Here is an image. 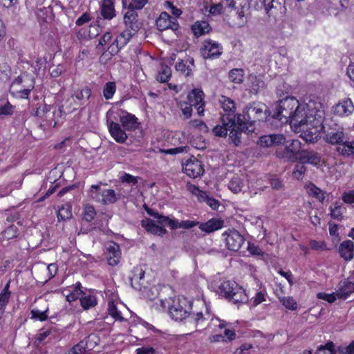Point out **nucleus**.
<instances>
[{"mask_svg":"<svg viewBox=\"0 0 354 354\" xmlns=\"http://www.w3.org/2000/svg\"><path fill=\"white\" fill-rule=\"evenodd\" d=\"M272 117L289 123L291 129L300 133L306 142H314L324 129V112L320 102H299L295 97H287L274 104Z\"/></svg>","mask_w":354,"mask_h":354,"instance_id":"1","label":"nucleus"},{"mask_svg":"<svg viewBox=\"0 0 354 354\" xmlns=\"http://www.w3.org/2000/svg\"><path fill=\"white\" fill-rule=\"evenodd\" d=\"M192 305L193 301L192 302L182 296L160 300V310L168 309L170 317L177 322L189 319Z\"/></svg>","mask_w":354,"mask_h":354,"instance_id":"2","label":"nucleus"},{"mask_svg":"<svg viewBox=\"0 0 354 354\" xmlns=\"http://www.w3.org/2000/svg\"><path fill=\"white\" fill-rule=\"evenodd\" d=\"M212 314L209 305L203 297L193 301L188 322L194 323L196 327H202L212 319H216Z\"/></svg>","mask_w":354,"mask_h":354,"instance_id":"3","label":"nucleus"},{"mask_svg":"<svg viewBox=\"0 0 354 354\" xmlns=\"http://www.w3.org/2000/svg\"><path fill=\"white\" fill-rule=\"evenodd\" d=\"M209 328L212 330V335L209 337L211 343L225 342L236 338L235 331L231 328L230 324L218 318L212 319Z\"/></svg>","mask_w":354,"mask_h":354,"instance_id":"4","label":"nucleus"},{"mask_svg":"<svg viewBox=\"0 0 354 354\" xmlns=\"http://www.w3.org/2000/svg\"><path fill=\"white\" fill-rule=\"evenodd\" d=\"M217 292L234 303H245L249 295L234 281L223 280L217 286Z\"/></svg>","mask_w":354,"mask_h":354,"instance_id":"5","label":"nucleus"},{"mask_svg":"<svg viewBox=\"0 0 354 354\" xmlns=\"http://www.w3.org/2000/svg\"><path fill=\"white\" fill-rule=\"evenodd\" d=\"M34 87L35 81L32 77L26 75H21L12 82L10 92L15 97L27 99Z\"/></svg>","mask_w":354,"mask_h":354,"instance_id":"6","label":"nucleus"},{"mask_svg":"<svg viewBox=\"0 0 354 354\" xmlns=\"http://www.w3.org/2000/svg\"><path fill=\"white\" fill-rule=\"evenodd\" d=\"M248 118L240 114L237 115V123L242 125L245 121L251 119L261 120L267 119V107L266 104L261 102L253 103L246 108Z\"/></svg>","mask_w":354,"mask_h":354,"instance_id":"7","label":"nucleus"},{"mask_svg":"<svg viewBox=\"0 0 354 354\" xmlns=\"http://www.w3.org/2000/svg\"><path fill=\"white\" fill-rule=\"evenodd\" d=\"M90 197L103 204L113 203L117 201L115 192L110 189H102L100 185H93L89 190Z\"/></svg>","mask_w":354,"mask_h":354,"instance_id":"8","label":"nucleus"},{"mask_svg":"<svg viewBox=\"0 0 354 354\" xmlns=\"http://www.w3.org/2000/svg\"><path fill=\"white\" fill-rule=\"evenodd\" d=\"M221 123V125H216L213 129L214 135L220 137L225 136L227 135V131H230V136L233 140L234 143L237 145L240 142V138L237 136V132L234 131L236 121L230 118L226 119L225 117H222Z\"/></svg>","mask_w":354,"mask_h":354,"instance_id":"9","label":"nucleus"},{"mask_svg":"<svg viewBox=\"0 0 354 354\" xmlns=\"http://www.w3.org/2000/svg\"><path fill=\"white\" fill-rule=\"evenodd\" d=\"M283 145H285L284 151L281 154L277 152V156L291 162L298 161L301 151V142L296 139L290 140L286 139V142Z\"/></svg>","mask_w":354,"mask_h":354,"instance_id":"10","label":"nucleus"},{"mask_svg":"<svg viewBox=\"0 0 354 354\" xmlns=\"http://www.w3.org/2000/svg\"><path fill=\"white\" fill-rule=\"evenodd\" d=\"M79 106L80 105L76 102L73 95L66 97L57 111L54 112L53 127H56L59 124V119L64 118L67 114L73 113Z\"/></svg>","mask_w":354,"mask_h":354,"instance_id":"11","label":"nucleus"},{"mask_svg":"<svg viewBox=\"0 0 354 354\" xmlns=\"http://www.w3.org/2000/svg\"><path fill=\"white\" fill-rule=\"evenodd\" d=\"M222 53L223 47L218 41L208 39L203 42L201 53L204 59L218 58Z\"/></svg>","mask_w":354,"mask_h":354,"instance_id":"12","label":"nucleus"},{"mask_svg":"<svg viewBox=\"0 0 354 354\" xmlns=\"http://www.w3.org/2000/svg\"><path fill=\"white\" fill-rule=\"evenodd\" d=\"M223 235L227 248L232 251H238L244 243V238L236 230H229Z\"/></svg>","mask_w":354,"mask_h":354,"instance_id":"13","label":"nucleus"},{"mask_svg":"<svg viewBox=\"0 0 354 354\" xmlns=\"http://www.w3.org/2000/svg\"><path fill=\"white\" fill-rule=\"evenodd\" d=\"M204 93L199 88H194L187 95V102L194 106L199 115H204Z\"/></svg>","mask_w":354,"mask_h":354,"instance_id":"14","label":"nucleus"},{"mask_svg":"<svg viewBox=\"0 0 354 354\" xmlns=\"http://www.w3.org/2000/svg\"><path fill=\"white\" fill-rule=\"evenodd\" d=\"M184 172L189 177L197 178L204 172L201 162L194 157L188 159L183 165Z\"/></svg>","mask_w":354,"mask_h":354,"instance_id":"15","label":"nucleus"},{"mask_svg":"<svg viewBox=\"0 0 354 354\" xmlns=\"http://www.w3.org/2000/svg\"><path fill=\"white\" fill-rule=\"evenodd\" d=\"M218 102L223 111L222 117H225L226 119L230 118L237 122V115L235 114L236 105L234 100L226 96L221 95L218 98Z\"/></svg>","mask_w":354,"mask_h":354,"instance_id":"16","label":"nucleus"},{"mask_svg":"<svg viewBox=\"0 0 354 354\" xmlns=\"http://www.w3.org/2000/svg\"><path fill=\"white\" fill-rule=\"evenodd\" d=\"M269 16L276 17L285 10L283 0H259Z\"/></svg>","mask_w":354,"mask_h":354,"instance_id":"17","label":"nucleus"},{"mask_svg":"<svg viewBox=\"0 0 354 354\" xmlns=\"http://www.w3.org/2000/svg\"><path fill=\"white\" fill-rule=\"evenodd\" d=\"M133 33L128 29L122 32L115 39L113 44L109 47V50L112 55L118 53L120 49L127 44Z\"/></svg>","mask_w":354,"mask_h":354,"instance_id":"18","label":"nucleus"},{"mask_svg":"<svg viewBox=\"0 0 354 354\" xmlns=\"http://www.w3.org/2000/svg\"><path fill=\"white\" fill-rule=\"evenodd\" d=\"M156 26L160 31L169 28L176 30L178 24L176 18L171 17L166 12H162L156 19Z\"/></svg>","mask_w":354,"mask_h":354,"instance_id":"19","label":"nucleus"},{"mask_svg":"<svg viewBox=\"0 0 354 354\" xmlns=\"http://www.w3.org/2000/svg\"><path fill=\"white\" fill-rule=\"evenodd\" d=\"M301 163H308L316 167L322 166L324 161L322 159L320 155L313 151L303 150L300 153L299 160Z\"/></svg>","mask_w":354,"mask_h":354,"instance_id":"20","label":"nucleus"},{"mask_svg":"<svg viewBox=\"0 0 354 354\" xmlns=\"http://www.w3.org/2000/svg\"><path fill=\"white\" fill-rule=\"evenodd\" d=\"M286 142V138L282 134H270L261 136L258 145L261 147H270L283 145Z\"/></svg>","mask_w":354,"mask_h":354,"instance_id":"21","label":"nucleus"},{"mask_svg":"<svg viewBox=\"0 0 354 354\" xmlns=\"http://www.w3.org/2000/svg\"><path fill=\"white\" fill-rule=\"evenodd\" d=\"M245 86L246 90H248L250 93L257 95L265 87L263 77L260 75H256L250 74L247 79Z\"/></svg>","mask_w":354,"mask_h":354,"instance_id":"22","label":"nucleus"},{"mask_svg":"<svg viewBox=\"0 0 354 354\" xmlns=\"http://www.w3.org/2000/svg\"><path fill=\"white\" fill-rule=\"evenodd\" d=\"M123 21L127 29H130L133 32H137L141 27L136 10L129 9L124 15Z\"/></svg>","mask_w":354,"mask_h":354,"instance_id":"23","label":"nucleus"},{"mask_svg":"<svg viewBox=\"0 0 354 354\" xmlns=\"http://www.w3.org/2000/svg\"><path fill=\"white\" fill-rule=\"evenodd\" d=\"M106 257L110 266H116L121 259L120 246L115 242H110L106 245Z\"/></svg>","mask_w":354,"mask_h":354,"instance_id":"24","label":"nucleus"},{"mask_svg":"<svg viewBox=\"0 0 354 354\" xmlns=\"http://www.w3.org/2000/svg\"><path fill=\"white\" fill-rule=\"evenodd\" d=\"M120 308H124V305L118 301V296L116 295H113L112 297L108 301L107 310L109 315L115 320H123Z\"/></svg>","mask_w":354,"mask_h":354,"instance_id":"25","label":"nucleus"},{"mask_svg":"<svg viewBox=\"0 0 354 354\" xmlns=\"http://www.w3.org/2000/svg\"><path fill=\"white\" fill-rule=\"evenodd\" d=\"M354 111V105L351 99L347 98L333 107V113L339 116H348Z\"/></svg>","mask_w":354,"mask_h":354,"instance_id":"26","label":"nucleus"},{"mask_svg":"<svg viewBox=\"0 0 354 354\" xmlns=\"http://www.w3.org/2000/svg\"><path fill=\"white\" fill-rule=\"evenodd\" d=\"M109 131L112 138L119 143H123L127 139V133L121 129L120 124L113 121H107Z\"/></svg>","mask_w":354,"mask_h":354,"instance_id":"27","label":"nucleus"},{"mask_svg":"<svg viewBox=\"0 0 354 354\" xmlns=\"http://www.w3.org/2000/svg\"><path fill=\"white\" fill-rule=\"evenodd\" d=\"M340 257L345 261H348L354 257V243L351 240L342 242L338 248Z\"/></svg>","mask_w":354,"mask_h":354,"instance_id":"28","label":"nucleus"},{"mask_svg":"<svg viewBox=\"0 0 354 354\" xmlns=\"http://www.w3.org/2000/svg\"><path fill=\"white\" fill-rule=\"evenodd\" d=\"M344 138L343 129L340 127L328 131L324 136L326 142L331 145H338L339 146L343 143Z\"/></svg>","mask_w":354,"mask_h":354,"instance_id":"29","label":"nucleus"},{"mask_svg":"<svg viewBox=\"0 0 354 354\" xmlns=\"http://www.w3.org/2000/svg\"><path fill=\"white\" fill-rule=\"evenodd\" d=\"M82 293L83 291L81 290V283L80 282L63 290V294L68 302H72L80 299Z\"/></svg>","mask_w":354,"mask_h":354,"instance_id":"30","label":"nucleus"},{"mask_svg":"<svg viewBox=\"0 0 354 354\" xmlns=\"http://www.w3.org/2000/svg\"><path fill=\"white\" fill-rule=\"evenodd\" d=\"M198 225L202 231L211 233L221 229L223 226V221L218 218H212L205 223H199Z\"/></svg>","mask_w":354,"mask_h":354,"instance_id":"31","label":"nucleus"},{"mask_svg":"<svg viewBox=\"0 0 354 354\" xmlns=\"http://www.w3.org/2000/svg\"><path fill=\"white\" fill-rule=\"evenodd\" d=\"M81 306L84 310H89L95 307L97 304L95 295L91 292H83L80 297Z\"/></svg>","mask_w":354,"mask_h":354,"instance_id":"32","label":"nucleus"},{"mask_svg":"<svg viewBox=\"0 0 354 354\" xmlns=\"http://www.w3.org/2000/svg\"><path fill=\"white\" fill-rule=\"evenodd\" d=\"M141 225L147 232L154 234L163 235L166 232V230L156 225L152 220L145 218L141 221Z\"/></svg>","mask_w":354,"mask_h":354,"instance_id":"33","label":"nucleus"},{"mask_svg":"<svg viewBox=\"0 0 354 354\" xmlns=\"http://www.w3.org/2000/svg\"><path fill=\"white\" fill-rule=\"evenodd\" d=\"M211 27L206 21H197L192 26V30L196 37H201L209 32Z\"/></svg>","mask_w":354,"mask_h":354,"instance_id":"34","label":"nucleus"},{"mask_svg":"<svg viewBox=\"0 0 354 354\" xmlns=\"http://www.w3.org/2000/svg\"><path fill=\"white\" fill-rule=\"evenodd\" d=\"M101 15L106 19H111L115 16L113 3L111 0H103Z\"/></svg>","mask_w":354,"mask_h":354,"instance_id":"35","label":"nucleus"},{"mask_svg":"<svg viewBox=\"0 0 354 354\" xmlns=\"http://www.w3.org/2000/svg\"><path fill=\"white\" fill-rule=\"evenodd\" d=\"M306 192L310 196H313L320 202L325 199V192L311 183L305 185Z\"/></svg>","mask_w":354,"mask_h":354,"instance_id":"36","label":"nucleus"},{"mask_svg":"<svg viewBox=\"0 0 354 354\" xmlns=\"http://www.w3.org/2000/svg\"><path fill=\"white\" fill-rule=\"evenodd\" d=\"M354 292V283L351 281H343L339 284L337 295L339 298L346 299Z\"/></svg>","mask_w":354,"mask_h":354,"instance_id":"37","label":"nucleus"},{"mask_svg":"<svg viewBox=\"0 0 354 354\" xmlns=\"http://www.w3.org/2000/svg\"><path fill=\"white\" fill-rule=\"evenodd\" d=\"M120 120L124 128L127 130H131L136 127V118L130 113H122L120 116Z\"/></svg>","mask_w":354,"mask_h":354,"instance_id":"38","label":"nucleus"},{"mask_svg":"<svg viewBox=\"0 0 354 354\" xmlns=\"http://www.w3.org/2000/svg\"><path fill=\"white\" fill-rule=\"evenodd\" d=\"M194 66V59H191L185 62L181 60L176 63L175 68L176 70L178 72H180L182 74L188 76L190 75L192 71V67Z\"/></svg>","mask_w":354,"mask_h":354,"instance_id":"39","label":"nucleus"},{"mask_svg":"<svg viewBox=\"0 0 354 354\" xmlns=\"http://www.w3.org/2000/svg\"><path fill=\"white\" fill-rule=\"evenodd\" d=\"M91 94V90L88 87L86 86L82 89L75 91L74 97L77 104L80 106L89 99Z\"/></svg>","mask_w":354,"mask_h":354,"instance_id":"40","label":"nucleus"},{"mask_svg":"<svg viewBox=\"0 0 354 354\" xmlns=\"http://www.w3.org/2000/svg\"><path fill=\"white\" fill-rule=\"evenodd\" d=\"M268 297L267 292L264 290H260L256 292L254 297L249 301L251 308L257 307L258 305L266 301Z\"/></svg>","mask_w":354,"mask_h":354,"instance_id":"41","label":"nucleus"},{"mask_svg":"<svg viewBox=\"0 0 354 354\" xmlns=\"http://www.w3.org/2000/svg\"><path fill=\"white\" fill-rule=\"evenodd\" d=\"M171 76V68L165 64H161L156 76V80L160 82H167Z\"/></svg>","mask_w":354,"mask_h":354,"instance_id":"42","label":"nucleus"},{"mask_svg":"<svg viewBox=\"0 0 354 354\" xmlns=\"http://www.w3.org/2000/svg\"><path fill=\"white\" fill-rule=\"evenodd\" d=\"M72 215V205L70 203H65L58 209L57 218L59 221H65L70 219Z\"/></svg>","mask_w":354,"mask_h":354,"instance_id":"43","label":"nucleus"},{"mask_svg":"<svg viewBox=\"0 0 354 354\" xmlns=\"http://www.w3.org/2000/svg\"><path fill=\"white\" fill-rule=\"evenodd\" d=\"M245 77L244 71L242 68H234L229 72V79L234 84H241Z\"/></svg>","mask_w":354,"mask_h":354,"instance_id":"44","label":"nucleus"},{"mask_svg":"<svg viewBox=\"0 0 354 354\" xmlns=\"http://www.w3.org/2000/svg\"><path fill=\"white\" fill-rule=\"evenodd\" d=\"M306 354H312L310 351L305 352ZM335 345L332 342L326 343L324 346H319L315 354H335Z\"/></svg>","mask_w":354,"mask_h":354,"instance_id":"45","label":"nucleus"},{"mask_svg":"<svg viewBox=\"0 0 354 354\" xmlns=\"http://www.w3.org/2000/svg\"><path fill=\"white\" fill-rule=\"evenodd\" d=\"M337 151L344 156H354V140L353 142H344L338 146Z\"/></svg>","mask_w":354,"mask_h":354,"instance_id":"46","label":"nucleus"},{"mask_svg":"<svg viewBox=\"0 0 354 354\" xmlns=\"http://www.w3.org/2000/svg\"><path fill=\"white\" fill-rule=\"evenodd\" d=\"M91 348L92 346L91 344L81 341L69 351L68 354H83L86 351V349Z\"/></svg>","mask_w":354,"mask_h":354,"instance_id":"47","label":"nucleus"},{"mask_svg":"<svg viewBox=\"0 0 354 354\" xmlns=\"http://www.w3.org/2000/svg\"><path fill=\"white\" fill-rule=\"evenodd\" d=\"M228 187L232 192L239 193L243 190V180L238 176L233 177L230 181Z\"/></svg>","mask_w":354,"mask_h":354,"instance_id":"48","label":"nucleus"},{"mask_svg":"<svg viewBox=\"0 0 354 354\" xmlns=\"http://www.w3.org/2000/svg\"><path fill=\"white\" fill-rule=\"evenodd\" d=\"M116 91L115 83L113 82H107L103 89V95L106 100L111 99Z\"/></svg>","mask_w":354,"mask_h":354,"instance_id":"49","label":"nucleus"},{"mask_svg":"<svg viewBox=\"0 0 354 354\" xmlns=\"http://www.w3.org/2000/svg\"><path fill=\"white\" fill-rule=\"evenodd\" d=\"M342 203L339 201H336L330 207V215L333 218L340 219L342 216Z\"/></svg>","mask_w":354,"mask_h":354,"instance_id":"50","label":"nucleus"},{"mask_svg":"<svg viewBox=\"0 0 354 354\" xmlns=\"http://www.w3.org/2000/svg\"><path fill=\"white\" fill-rule=\"evenodd\" d=\"M280 301L288 309L295 310L297 308V304L293 297L288 296L280 298Z\"/></svg>","mask_w":354,"mask_h":354,"instance_id":"51","label":"nucleus"},{"mask_svg":"<svg viewBox=\"0 0 354 354\" xmlns=\"http://www.w3.org/2000/svg\"><path fill=\"white\" fill-rule=\"evenodd\" d=\"M179 106L185 118L187 119L190 118L192 115L193 106H191V104L187 101L180 102Z\"/></svg>","mask_w":354,"mask_h":354,"instance_id":"52","label":"nucleus"},{"mask_svg":"<svg viewBox=\"0 0 354 354\" xmlns=\"http://www.w3.org/2000/svg\"><path fill=\"white\" fill-rule=\"evenodd\" d=\"M160 224H168L173 230L180 228V222L176 219L169 218L167 216L160 217Z\"/></svg>","mask_w":354,"mask_h":354,"instance_id":"53","label":"nucleus"},{"mask_svg":"<svg viewBox=\"0 0 354 354\" xmlns=\"http://www.w3.org/2000/svg\"><path fill=\"white\" fill-rule=\"evenodd\" d=\"M96 213H95V209L93 206L91 205H86L84 206V218L86 221H91L95 216Z\"/></svg>","mask_w":354,"mask_h":354,"instance_id":"54","label":"nucleus"},{"mask_svg":"<svg viewBox=\"0 0 354 354\" xmlns=\"http://www.w3.org/2000/svg\"><path fill=\"white\" fill-rule=\"evenodd\" d=\"M48 308L45 310H39L38 309H32L31 311L32 318L39 321H44L48 318Z\"/></svg>","mask_w":354,"mask_h":354,"instance_id":"55","label":"nucleus"},{"mask_svg":"<svg viewBox=\"0 0 354 354\" xmlns=\"http://www.w3.org/2000/svg\"><path fill=\"white\" fill-rule=\"evenodd\" d=\"M317 297L319 299H322L324 301H328V303H333L337 297V292H333V293H326V292H319L317 295Z\"/></svg>","mask_w":354,"mask_h":354,"instance_id":"56","label":"nucleus"},{"mask_svg":"<svg viewBox=\"0 0 354 354\" xmlns=\"http://www.w3.org/2000/svg\"><path fill=\"white\" fill-rule=\"evenodd\" d=\"M306 172V167L302 164L296 165L293 171L292 176L294 178L301 180L303 178L304 174Z\"/></svg>","mask_w":354,"mask_h":354,"instance_id":"57","label":"nucleus"},{"mask_svg":"<svg viewBox=\"0 0 354 354\" xmlns=\"http://www.w3.org/2000/svg\"><path fill=\"white\" fill-rule=\"evenodd\" d=\"M206 10H207L210 15L216 16L223 12V6L221 3L212 4L209 8L207 7Z\"/></svg>","mask_w":354,"mask_h":354,"instance_id":"58","label":"nucleus"},{"mask_svg":"<svg viewBox=\"0 0 354 354\" xmlns=\"http://www.w3.org/2000/svg\"><path fill=\"white\" fill-rule=\"evenodd\" d=\"M201 199H203L212 209H217L219 207V203L217 200L207 196L205 193L201 194Z\"/></svg>","mask_w":354,"mask_h":354,"instance_id":"59","label":"nucleus"},{"mask_svg":"<svg viewBox=\"0 0 354 354\" xmlns=\"http://www.w3.org/2000/svg\"><path fill=\"white\" fill-rule=\"evenodd\" d=\"M18 234L17 227L13 225L8 227L3 233L4 238L7 239H10L14 237H16Z\"/></svg>","mask_w":354,"mask_h":354,"instance_id":"60","label":"nucleus"},{"mask_svg":"<svg viewBox=\"0 0 354 354\" xmlns=\"http://www.w3.org/2000/svg\"><path fill=\"white\" fill-rule=\"evenodd\" d=\"M148 0H132L129 6L130 10H140L147 3Z\"/></svg>","mask_w":354,"mask_h":354,"instance_id":"61","label":"nucleus"},{"mask_svg":"<svg viewBox=\"0 0 354 354\" xmlns=\"http://www.w3.org/2000/svg\"><path fill=\"white\" fill-rule=\"evenodd\" d=\"M145 276V271L141 268H136V272L131 277V284L134 286L139 281L142 280Z\"/></svg>","mask_w":354,"mask_h":354,"instance_id":"62","label":"nucleus"},{"mask_svg":"<svg viewBox=\"0 0 354 354\" xmlns=\"http://www.w3.org/2000/svg\"><path fill=\"white\" fill-rule=\"evenodd\" d=\"M121 181L132 185H136L138 183V178L129 174L124 173L120 177Z\"/></svg>","mask_w":354,"mask_h":354,"instance_id":"63","label":"nucleus"},{"mask_svg":"<svg viewBox=\"0 0 354 354\" xmlns=\"http://www.w3.org/2000/svg\"><path fill=\"white\" fill-rule=\"evenodd\" d=\"M165 8L171 10L172 15L175 17H179L182 14V11L174 6L170 1H166L165 3Z\"/></svg>","mask_w":354,"mask_h":354,"instance_id":"64","label":"nucleus"}]
</instances>
